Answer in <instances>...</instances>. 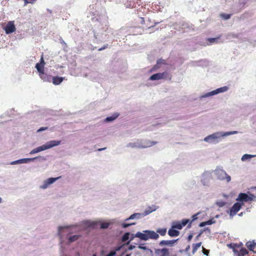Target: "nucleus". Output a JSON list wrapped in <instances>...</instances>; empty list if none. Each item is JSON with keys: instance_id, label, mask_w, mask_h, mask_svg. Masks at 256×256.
Wrapping results in <instances>:
<instances>
[{"instance_id": "18", "label": "nucleus", "mask_w": 256, "mask_h": 256, "mask_svg": "<svg viewBox=\"0 0 256 256\" xmlns=\"http://www.w3.org/2000/svg\"><path fill=\"white\" fill-rule=\"evenodd\" d=\"M248 254V250L245 248H242L240 249V250H238L234 253V256H244Z\"/></svg>"}, {"instance_id": "60", "label": "nucleus", "mask_w": 256, "mask_h": 256, "mask_svg": "<svg viewBox=\"0 0 256 256\" xmlns=\"http://www.w3.org/2000/svg\"><path fill=\"white\" fill-rule=\"evenodd\" d=\"M243 215V212H242L238 214V216H242Z\"/></svg>"}, {"instance_id": "48", "label": "nucleus", "mask_w": 256, "mask_h": 256, "mask_svg": "<svg viewBox=\"0 0 256 256\" xmlns=\"http://www.w3.org/2000/svg\"><path fill=\"white\" fill-rule=\"evenodd\" d=\"M48 128V127H42L37 130V132H40L42 131L46 130Z\"/></svg>"}, {"instance_id": "33", "label": "nucleus", "mask_w": 256, "mask_h": 256, "mask_svg": "<svg viewBox=\"0 0 256 256\" xmlns=\"http://www.w3.org/2000/svg\"><path fill=\"white\" fill-rule=\"evenodd\" d=\"M220 38V36H219L217 38H208L207 39V40L210 43V44H213V43H218V40Z\"/></svg>"}, {"instance_id": "5", "label": "nucleus", "mask_w": 256, "mask_h": 256, "mask_svg": "<svg viewBox=\"0 0 256 256\" xmlns=\"http://www.w3.org/2000/svg\"><path fill=\"white\" fill-rule=\"evenodd\" d=\"M238 132L236 131H232L230 132H226L222 134H221L220 133L217 132L214 133L212 134H210L206 137L204 139V140L207 142H214L218 138H219L220 136H228L230 134H237Z\"/></svg>"}, {"instance_id": "62", "label": "nucleus", "mask_w": 256, "mask_h": 256, "mask_svg": "<svg viewBox=\"0 0 256 256\" xmlns=\"http://www.w3.org/2000/svg\"><path fill=\"white\" fill-rule=\"evenodd\" d=\"M120 247H118V248L116 249V250H117V251H118V250H120Z\"/></svg>"}, {"instance_id": "49", "label": "nucleus", "mask_w": 256, "mask_h": 256, "mask_svg": "<svg viewBox=\"0 0 256 256\" xmlns=\"http://www.w3.org/2000/svg\"><path fill=\"white\" fill-rule=\"evenodd\" d=\"M158 60H161L160 62V64L161 66V64H166V60H162V59H159Z\"/></svg>"}, {"instance_id": "13", "label": "nucleus", "mask_w": 256, "mask_h": 256, "mask_svg": "<svg viewBox=\"0 0 256 256\" xmlns=\"http://www.w3.org/2000/svg\"><path fill=\"white\" fill-rule=\"evenodd\" d=\"M178 239L176 240H162L160 241L159 243V245L160 246H174V244L177 242Z\"/></svg>"}, {"instance_id": "8", "label": "nucleus", "mask_w": 256, "mask_h": 256, "mask_svg": "<svg viewBox=\"0 0 256 256\" xmlns=\"http://www.w3.org/2000/svg\"><path fill=\"white\" fill-rule=\"evenodd\" d=\"M168 78L171 80V76L170 75L168 72H164L162 73H156L152 75L150 78V80H159L161 79H166Z\"/></svg>"}, {"instance_id": "45", "label": "nucleus", "mask_w": 256, "mask_h": 256, "mask_svg": "<svg viewBox=\"0 0 256 256\" xmlns=\"http://www.w3.org/2000/svg\"><path fill=\"white\" fill-rule=\"evenodd\" d=\"M200 214V212H198L192 216V220L190 222H193L198 219V216Z\"/></svg>"}, {"instance_id": "24", "label": "nucleus", "mask_w": 256, "mask_h": 256, "mask_svg": "<svg viewBox=\"0 0 256 256\" xmlns=\"http://www.w3.org/2000/svg\"><path fill=\"white\" fill-rule=\"evenodd\" d=\"M44 64H39V63H37L36 65V70H38V73H39V74H42V72L44 70Z\"/></svg>"}, {"instance_id": "52", "label": "nucleus", "mask_w": 256, "mask_h": 256, "mask_svg": "<svg viewBox=\"0 0 256 256\" xmlns=\"http://www.w3.org/2000/svg\"><path fill=\"white\" fill-rule=\"evenodd\" d=\"M40 64H44V66L45 62H44V61L42 56V57H41Z\"/></svg>"}, {"instance_id": "26", "label": "nucleus", "mask_w": 256, "mask_h": 256, "mask_svg": "<svg viewBox=\"0 0 256 256\" xmlns=\"http://www.w3.org/2000/svg\"><path fill=\"white\" fill-rule=\"evenodd\" d=\"M70 227V226H60L58 228V234L60 236V238H62V231L64 229L68 228Z\"/></svg>"}, {"instance_id": "2", "label": "nucleus", "mask_w": 256, "mask_h": 256, "mask_svg": "<svg viewBox=\"0 0 256 256\" xmlns=\"http://www.w3.org/2000/svg\"><path fill=\"white\" fill-rule=\"evenodd\" d=\"M60 142H61L60 140H50L48 142L34 149L32 151V152L36 153L46 150L49 149L54 146H58L60 144Z\"/></svg>"}, {"instance_id": "30", "label": "nucleus", "mask_w": 256, "mask_h": 256, "mask_svg": "<svg viewBox=\"0 0 256 256\" xmlns=\"http://www.w3.org/2000/svg\"><path fill=\"white\" fill-rule=\"evenodd\" d=\"M130 233L129 232H126L122 238V240L123 242H126L130 239Z\"/></svg>"}, {"instance_id": "39", "label": "nucleus", "mask_w": 256, "mask_h": 256, "mask_svg": "<svg viewBox=\"0 0 256 256\" xmlns=\"http://www.w3.org/2000/svg\"><path fill=\"white\" fill-rule=\"evenodd\" d=\"M135 224H136L135 222H132V223H130V224L122 223V226L123 228H126L129 227L130 226H131L132 225H135Z\"/></svg>"}, {"instance_id": "4", "label": "nucleus", "mask_w": 256, "mask_h": 256, "mask_svg": "<svg viewBox=\"0 0 256 256\" xmlns=\"http://www.w3.org/2000/svg\"><path fill=\"white\" fill-rule=\"evenodd\" d=\"M157 142L150 141V140H138L136 142H134L133 144H130L132 146L133 148H146L148 147H150L155 144H156Z\"/></svg>"}, {"instance_id": "15", "label": "nucleus", "mask_w": 256, "mask_h": 256, "mask_svg": "<svg viewBox=\"0 0 256 256\" xmlns=\"http://www.w3.org/2000/svg\"><path fill=\"white\" fill-rule=\"evenodd\" d=\"M227 90H228V88L226 86H223V87L218 88L216 90H212L210 92L207 93L206 94V96H214V95L218 93L226 92Z\"/></svg>"}, {"instance_id": "29", "label": "nucleus", "mask_w": 256, "mask_h": 256, "mask_svg": "<svg viewBox=\"0 0 256 256\" xmlns=\"http://www.w3.org/2000/svg\"><path fill=\"white\" fill-rule=\"evenodd\" d=\"M118 114H114L110 116L107 117L106 118V121L108 122L112 121V120H114L115 119H116L118 117Z\"/></svg>"}, {"instance_id": "64", "label": "nucleus", "mask_w": 256, "mask_h": 256, "mask_svg": "<svg viewBox=\"0 0 256 256\" xmlns=\"http://www.w3.org/2000/svg\"><path fill=\"white\" fill-rule=\"evenodd\" d=\"M125 256H130V254H127Z\"/></svg>"}, {"instance_id": "10", "label": "nucleus", "mask_w": 256, "mask_h": 256, "mask_svg": "<svg viewBox=\"0 0 256 256\" xmlns=\"http://www.w3.org/2000/svg\"><path fill=\"white\" fill-rule=\"evenodd\" d=\"M60 177L57 178H50L43 181L42 184L40 186L39 188L40 189L45 190L49 187V186L54 184Z\"/></svg>"}, {"instance_id": "23", "label": "nucleus", "mask_w": 256, "mask_h": 256, "mask_svg": "<svg viewBox=\"0 0 256 256\" xmlns=\"http://www.w3.org/2000/svg\"><path fill=\"white\" fill-rule=\"evenodd\" d=\"M80 237V234H74L68 237L67 238L70 242H72L78 240Z\"/></svg>"}, {"instance_id": "43", "label": "nucleus", "mask_w": 256, "mask_h": 256, "mask_svg": "<svg viewBox=\"0 0 256 256\" xmlns=\"http://www.w3.org/2000/svg\"><path fill=\"white\" fill-rule=\"evenodd\" d=\"M216 204L219 207H222L226 204V202L223 201H218L216 202Z\"/></svg>"}, {"instance_id": "28", "label": "nucleus", "mask_w": 256, "mask_h": 256, "mask_svg": "<svg viewBox=\"0 0 256 256\" xmlns=\"http://www.w3.org/2000/svg\"><path fill=\"white\" fill-rule=\"evenodd\" d=\"M228 246L229 248L232 249L234 253L236 252L237 249L240 248V246L238 244H230L228 245Z\"/></svg>"}, {"instance_id": "42", "label": "nucleus", "mask_w": 256, "mask_h": 256, "mask_svg": "<svg viewBox=\"0 0 256 256\" xmlns=\"http://www.w3.org/2000/svg\"><path fill=\"white\" fill-rule=\"evenodd\" d=\"M136 234H130V240L126 244H130V242L134 238H137V236H136Z\"/></svg>"}, {"instance_id": "17", "label": "nucleus", "mask_w": 256, "mask_h": 256, "mask_svg": "<svg viewBox=\"0 0 256 256\" xmlns=\"http://www.w3.org/2000/svg\"><path fill=\"white\" fill-rule=\"evenodd\" d=\"M158 207L156 206L152 205L147 208L144 212L143 214L144 216L150 214L153 212L156 211L158 209Z\"/></svg>"}, {"instance_id": "57", "label": "nucleus", "mask_w": 256, "mask_h": 256, "mask_svg": "<svg viewBox=\"0 0 256 256\" xmlns=\"http://www.w3.org/2000/svg\"><path fill=\"white\" fill-rule=\"evenodd\" d=\"M192 235H191V234L189 235L188 236V240H190L192 239Z\"/></svg>"}, {"instance_id": "38", "label": "nucleus", "mask_w": 256, "mask_h": 256, "mask_svg": "<svg viewBox=\"0 0 256 256\" xmlns=\"http://www.w3.org/2000/svg\"><path fill=\"white\" fill-rule=\"evenodd\" d=\"M254 156V155L246 154H244L242 156V158H241V160H247V159H250V158H253Z\"/></svg>"}, {"instance_id": "63", "label": "nucleus", "mask_w": 256, "mask_h": 256, "mask_svg": "<svg viewBox=\"0 0 256 256\" xmlns=\"http://www.w3.org/2000/svg\"><path fill=\"white\" fill-rule=\"evenodd\" d=\"M105 148H99L98 150H100H100H104Z\"/></svg>"}, {"instance_id": "32", "label": "nucleus", "mask_w": 256, "mask_h": 256, "mask_svg": "<svg viewBox=\"0 0 256 256\" xmlns=\"http://www.w3.org/2000/svg\"><path fill=\"white\" fill-rule=\"evenodd\" d=\"M255 245H256V243L254 242H248L246 243V246L250 250H252V249L254 248Z\"/></svg>"}, {"instance_id": "19", "label": "nucleus", "mask_w": 256, "mask_h": 256, "mask_svg": "<svg viewBox=\"0 0 256 256\" xmlns=\"http://www.w3.org/2000/svg\"><path fill=\"white\" fill-rule=\"evenodd\" d=\"M180 232L174 228H171L168 230V234L170 237H176L180 235Z\"/></svg>"}, {"instance_id": "56", "label": "nucleus", "mask_w": 256, "mask_h": 256, "mask_svg": "<svg viewBox=\"0 0 256 256\" xmlns=\"http://www.w3.org/2000/svg\"><path fill=\"white\" fill-rule=\"evenodd\" d=\"M141 19H142V22H141L142 24H144L145 23V20H144V18H141Z\"/></svg>"}, {"instance_id": "20", "label": "nucleus", "mask_w": 256, "mask_h": 256, "mask_svg": "<svg viewBox=\"0 0 256 256\" xmlns=\"http://www.w3.org/2000/svg\"><path fill=\"white\" fill-rule=\"evenodd\" d=\"M39 76L44 82H50L52 80V76L48 75L47 74L44 72V71L42 72V74H40Z\"/></svg>"}, {"instance_id": "34", "label": "nucleus", "mask_w": 256, "mask_h": 256, "mask_svg": "<svg viewBox=\"0 0 256 256\" xmlns=\"http://www.w3.org/2000/svg\"><path fill=\"white\" fill-rule=\"evenodd\" d=\"M202 243L201 242H198L196 244H193L192 246V253L194 254L200 246Z\"/></svg>"}, {"instance_id": "51", "label": "nucleus", "mask_w": 256, "mask_h": 256, "mask_svg": "<svg viewBox=\"0 0 256 256\" xmlns=\"http://www.w3.org/2000/svg\"><path fill=\"white\" fill-rule=\"evenodd\" d=\"M36 158H24L20 159L19 160H36Z\"/></svg>"}, {"instance_id": "9", "label": "nucleus", "mask_w": 256, "mask_h": 256, "mask_svg": "<svg viewBox=\"0 0 256 256\" xmlns=\"http://www.w3.org/2000/svg\"><path fill=\"white\" fill-rule=\"evenodd\" d=\"M211 179V173L208 172H206L202 174L200 181L203 186H208Z\"/></svg>"}, {"instance_id": "44", "label": "nucleus", "mask_w": 256, "mask_h": 256, "mask_svg": "<svg viewBox=\"0 0 256 256\" xmlns=\"http://www.w3.org/2000/svg\"><path fill=\"white\" fill-rule=\"evenodd\" d=\"M222 17L224 18L225 20L229 19L230 18V14H221Z\"/></svg>"}, {"instance_id": "36", "label": "nucleus", "mask_w": 256, "mask_h": 256, "mask_svg": "<svg viewBox=\"0 0 256 256\" xmlns=\"http://www.w3.org/2000/svg\"><path fill=\"white\" fill-rule=\"evenodd\" d=\"M110 225L114 224L116 226H118L120 224V222L119 221L118 218L112 219L110 220Z\"/></svg>"}, {"instance_id": "14", "label": "nucleus", "mask_w": 256, "mask_h": 256, "mask_svg": "<svg viewBox=\"0 0 256 256\" xmlns=\"http://www.w3.org/2000/svg\"><path fill=\"white\" fill-rule=\"evenodd\" d=\"M155 254L156 256H169V251L166 248L156 249Z\"/></svg>"}, {"instance_id": "55", "label": "nucleus", "mask_w": 256, "mask_h": 256, "mask_svg": "<svg viewBox=\"0 0 256 256\" xmlns=\"http://www.w3.org/2000/svg\"><path fill=\"white\" fill-rule=\"evenodd\" d=\"M203 231H208V233L210 232V230L208 228H204L203 230Z\"/></svg>"}, {"instance_id": "21", "label": "nucleus", "mask_w": 256, "mask_h": 256, "mask_svg": "<svg viewBox=\"0 0 256 256\" xmlns=\"http://www.w3.org/2000/svg\"><path fill=\"white\" fill-rule=\"evenodd\" d=\"M52 80L54 84L58 85L63 81L64 78L60 76H54L52 77Z\"/></svg>"}, {"instance_id": "46", "label": "nucleus", "mask_w": 256, "mask_h": 256, "mask_svg": "<svg viewBox=\"0 0 256 256\" xmlns=\"http://www.w3.org/2000/svg\"><path fill=\"white\" fill-rule=\"evenodd\" d=\"M25 4H34L36 0H24Z\"/></svg>"}, {"instance_id": "41", "label": "nucleus", "mask_w": 256, "mask_h": 256, "mask_svg": "<svg viewBox=\"0 0 256 256\" xmlns=\"http://www.w3.org/2000/svg\"><path fill=\"white\" fill-rule=\"evenodd\" d=\"M205 222H206V225H210V224H214L216 222V221L214 220V218H211V219L209 220H208L206 221Z\"/></svg>"}, {"instance_id": "54", "label": "nucleus", "mask_w": 256, "mask_h": 256, "mask_svg": "<svg viewBox=\"0 0 256 256\" xmlns=\"http://www.w3.org/2000/svg\"><path fill=\"white\" fill-rule=\"evenodd\" d=\"M134 248H135V246H134V245H130L128 246V250H132L133 249H134Z\"/></svg>"}, {"instance_id": "40", "label": "nucleus", "mask_w": 256, "mask_h": 256, "mask_svg": "<svg viewBox=\"0 0 256 256\" xmlns=\"http://www.w3.org/2000/svg\"><path fill=\"white\" fill-rule=\"evenodd\" d=\"M28 161H12L10 164L11 165H15L17 164H20L22 163H26Z\"/></svg>"}, {"instance_id": "22", "label": "nucleus", "mask_w": 256, "mask_h": 256, "mask_svg": "<svg viewBox=\"0 0 256 256\" xmlns=\"http://www.w3.org/2000/svg\"><path fill=\"white\" fill-rule=\"evenodd\" d=\"M172 228H174L177 230H182V226L180 222V221H174L172 222Z\"/></svg>"}, {"instance_id": "16", "label": "nucleus", "mask_w": 256, "mask_h": 256, "mask_svg": "<svg viewBox=\"0 0 256 256\" xmlns=\"http://www.w3.org/2000/svg\"><path fill=\"white\" fill-rule=\"evenodd\" d=\"M144 217L143 213H134L131 214L128 218L125 220V221H128L132 220H139Z\"/></svg>"}, {"instance_id": "37", "label": "nucleus", "mask_w": 256, "mask_h": 256, "mask_svg": "<svg viewBox=\"0 0 256 256\" xmlns=\"http://www.w3.org/2000/svg\"><path fill=\"white\" fill-rule=\"evenodd\" d=\"M138 248H140V249H141V250H144L148 251V252H149L150 253L152 252V250L148 248H147L146 246H143L142 244L139 245L138 246Z\"/></svg>"}, {"instance_id": "25", "label": "nucleus", "mask_w": 256, "mask_h": 256, "mask_svg": "<svg viewBox=\"0 0 256 256\" xmlns=\"http://www.w3.org/2000/svg\"><path fill=\"white\" fill-rule=\"evenodd\" d=\"M101 222H100L98 224H100V228L101 229H106L108 228L109 226L110 225V222H103L101 219Z\"/></svg>"}, {"instance_id": "58", "label": "nucleus", "mask_w": 256, "mask_h": 256, "mask_svg": "<svg viewBox=\"0 0 256 256\" xmlns=\"http://www.w3.org/2000/svg\"><path fill=\"white\" fill-rule=\"evenodd\" d=\"M204 231H203V230H201L200 231V234L198 236V237L200 236L202 234Z\"/></svg>"}, {"instance_id": "35", "label": "nucleus", "mask_w": 256, "mask_h": 256, "mask_svg": "<svg viewBox=\"0 0 256 256\" xmlns=\"http://www.w3.org/2000/svg\"><path fill=\"white\" fill-rule=\"evenodd\" d=\"M161 60H157L156 64L152 67V68L150 70V72H152L155 70H156L158 68H160V62Z\"/></svg>"}, {"instance_id": "53", "label": "nucleus", "mask_w": 256, "mask_h": 256, "mask_svg": "<svg viewBox=\"0 0 256 256\" xmlns=\"http://www.w3.org/2000/svg\"><path fill=\"white\" fill-rule=\"evenodd\" d=\"M206 226V224L205 222H200L199 224V226L200 227H203V226Z\"/></svg>"}, {"instance_id": "1", "label": "nucleus", "mask_w": 256, "mask_h": 256, "mask_svg": "<svg viewBox=\"0 0 256 256\" xmlns=\"http://www.w3.org/2000/svg\"><path fill=\"white\" fill-rule=\"evenodd\" d=\"M140 240L146 241L149 239L158 240L159 238V234L153 230H144L142 232H137L136 236Z\"/></svg>"}, {"instance_id": "50", "label": "nucleus", "mask_w": 256, "mask_h": 256, "mask_svg": "<svg viewBox=\"0 0 256 256\" xmlns=\"http://www.w3.org/2000/svg\"><path fill=\"white\" fill-rule=\"evenodd\" d=\"M202 252H203V254L204 255H206L207 256L208 255V253H209V250H206V249L204 248Z\"/></svg>"}, {"instance_id": "12", "label": "nucleus", "mask_w": 256, "mask_h": 256, "mask_svg": "<svg viewBox=\"0 0 256 256\" xmlns=\"http://www.w3.org/2000/svg\"><path fill=\"white\" fill-rule=\"evenodd\" d=\"M4 30L6 34H11L16 31V28L14 24V21H10L8 22Z\"/></svg>"}, {"instance_id": "3", "label": "nucleus", "mask_w": 256, "mask_h": 256, "mask_svg": "<svg viewBox=\"0 0 256 256\" xmlns=\"http://www.w3.org/2000/svg\"><path fill=\"white\" fill-rule=\"evenodd\" d=\"M101 222L100 219H96L94 220H84L79 222L76 226H82L84 228H95Z\"/></svg>"}, {"instance_id": "61", "label": "nucleus", "mask_w": 256, "mask_h": 256, "mask_svg": "<svg viewBox=\"0 0 256 256\" xmlns=\"http://www.w3.org/2000/svg\"><path fill=\"white\" fill-rule=\"evenodd\" d=\"M104 48H105V47H104V48H100V49L98 50H104Z\"/></svg>"}, {"instance_id": "47", "label": "nucleus", "mask_w": 256, "mask_h": 256, "mask_svg": "<svg viewBox=\"0 0 256 256\" xmlns=\"http://www.w3.org/2000/svg\"><path fill=\"white\" fill-rule=\"evenodd\" d=\"M116 254V251H111L106 256H114Z\"/></svg>"}, {"instance_id": "31", "label": "nucleus", "mask_w": 256, "mask_h": 256, "mask_svg": "<svg viewBox=\"0 0 256 256\" xmlns=\"http://www.w3.org/2000/svg\"><path fill=\"white\" fill-rule=\"evenodd\" d=\"M157 234H159L160 235L162 236H164L166 235V228H158L156 232Z\"/></svg>"}, {"instance_id": "7", "label": "nucleus", "mask_w": 256, "mask_h": 256, "mask_svg": "<svg viewBox=\"0 0 256 256\" xmlns=\"http://www.w3.org/2000/svg\"><path fill=\"white\" fill-rule=\"evenodd\" d=\"M236 200L237 201L246 202L248 201L256 202V196L251 193H249V194L246 193H240Z\"/></svg>"}, {"instance_id": "6", "label": "nucleus", "mask_w": 256, "mask_h": 256, "mask_svg": "<svg viewBox=\"0 0 256 256\" xmlns=\"http://www.w3.org/2000/svg\"><path fill=\"white\" fill-rule=\"evenodd\" d=\"M214 172L217 178L220 180H226L227 182H230L231 180L230 176L228 175L224 170L220 168H217L214 170Z\"/></svg>"}, {"instance_id": "27", "label": "nucleus", "mask_w": 256, "mask_h": 256, "mask_svg": "<svg viewBox=\"0 0 256 256\" xmlns=\"http://www.w3.org/2000/svg\"><path fill=\"white\" fill-rule=\"evenodd\" d=\"M182 225V227L186 226L187 224H188V228H190L191 226L192 222H190V220L188 219H183L182 222H180Z\"/></svg>"}, {"instance_id": "11", "label": "nucleus", "mask_w": 256, "mask_h": 256, "mask_svg": "<svg viewBox=\"0 0 256 256\" xmlns=\"http://www.w3.org/2000/svg\"><path fill=\"white\" fill-rule=\"evenodd\" d=\"M242 206V204L237 202H236L232 207L230 212V216L231 218L236 214V213L240 210Z\"/></svg>"}, {"instance_id": "59", "label": "nucleus", "mask_w": 256, "mask_h": 256, "mask_svg": "<svg viewBox=\"0 0 256 256\" xmlns=\"http://www.w3.org/2000/svg\"><path fill=\"white\" fill-rule=\"evenodd\" d=\"M190 248V246H188L186 248V252H188V251L189 250Z\"/></svg>"}]
</instances>
